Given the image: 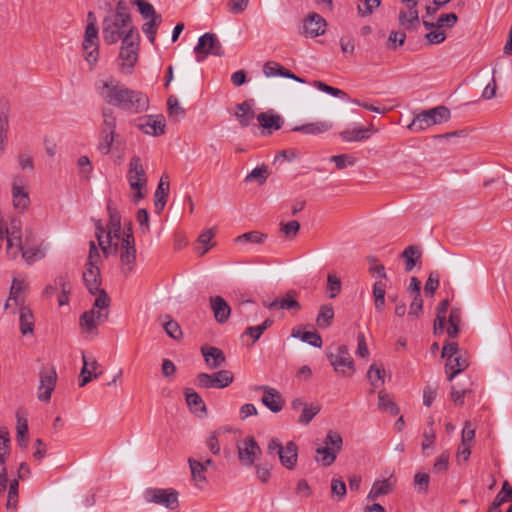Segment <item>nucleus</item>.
<instances>
[{"label": "nucleus", "mask_w": 512, "mask_h": 512, "mask_svg": "<svg viewBox=\"0 0 512 512\" xmlns=\"http://www.w3.org/2000/svg\"><path fill=\"white\" fill-rule=\"evenodd\" d=\"M37 397L40 401L49 402L57 382V373L54 368L42 370Z\"/></svg>", "instance_id": "dca6fc26"}, {"label": "nucleus", "mask_w": 512, "mask_h": 512, "mask_svg": "<svg viewBox=\"0 0 512 512\" xmlns=\"http://www.w3.org/2000/svg\"><path fill=\"white\" fill-rule=\"evenodd\" d=\"M332 126L331 122L324 120L295 126L292 131L301 132L307 135H319L329 131Z\"/></svg>", "instance_id": "cd10ccee"}, {"label": "nucleus", "mask_w": 512, "mask_h": 512, "mask_svg": "<svg viewBox=\"0 0 512 512\" xmlns=\"http://www.w3.org/2000/svg\"><path fill=\"white\" fill-rule=\"evenodd\" d=\"M109 214L108 232L104 236V229L100 221L96 223V238L100 249L106 257L112 255L118 250V243H114V240H120L123 236L121 228V216L118 210L112 206L109 202L107 206Z\"/></svg>", "instance_id": "f03ea898"}, {"label": "nucleus", "mask_w": 512, "mask_h": 512, "mask_svg": "<svg viewBox=\"0 0 512 512\" xmlns=\"http://www.w3.org/2000/svg\"><path fill=\"white\" fill-rule=\"evenodd\" d=\"M214 236H215L214 229H207L199 235L197 242L204 246V249L199 252L200 256L205 255L209 251L210 247H212L214 245V244H211V241Z\"/></svg>", "instance_id": "bf43d9fd"}, {"label": "nucleus", "mask_w": 512, "mask_h": 512, "mask_svg": "<svg viewBox=\"0 0 512 512\" xmlns=\"http://www.w3.org/2000/svg\"><path fill=\"white\" fill-rule=\"evenodd\" d=\"M449 326L447 334L450 338H455L459 333V325L461 323V309L452 308L449 315Z\"/></svg>", "instance_id": "49530a36"}, {"label": "nucleus", "mask_w": 512, "mask_h": 512, "mask_svg": "<svg viewBox=\"0 0 512 512\" xmlns=\"http://www.w3.org/2000/svg\"><path fill=\"white\" fill-rule=\"evenodd\" d=\"M178 495V492L172 488H148L144 492V498L147 502L164 506L170 510L178 508Z\"/></svg>", "instance_id": "f8f14e48"}, {"label": "nucleus", "mask_w": 512, "mask_h": 512, "mask_svg": "<svg viewBox=\"0 0 512 512\" xmlns=\"http://www.w3.org/2000/svg\"><path fill=\"white\" fill-rule=\"evenodd\" d=\"M254 391H263L262 403L271 412L278 413L283 409L284 401L281 398V394L275 388L266 385H258L253 387Z\"/></svg>", "instance_id": "a211bd4d"}, {"label": "nucleus", "mask_w": 512, "mask_h": 512, "mask_svg": "<svg viewBox=\"0 0 512 512\" xmlns=\"http://www.w3.org/2000/svg\"><path fill=\"white\" fill-rule=\"evenodd\" d=\"M139 35L132 38L126 37L122 41L119 57L123 60V65L129 69L133 68L138 58Z\"/></svg>", "instance_id": "6ab92c4d"}, {"label": "nucleus", "mask_w": 512, "mask_h": 512, "mask_svg": "<svg viewBox=\"0 0 512 512\" xmlns=\"http://www.w3.org/2000/svg\"><path fill=\"white\" fill-rule=\"evenodd\" d=\"M511 501H512V486L509 484L508 481H504V483L502 485V489L496 495L494 502H496V504H499L501 506L503 503L511 502Z\"/></svg>", "instance_id": "69168bd1"}, {"label": "nucleus", "mask_w": 512, "mask_h": 512, "mask_svg": "<svg viewBox=\"0 0 512 512\" xmlns=\"http://www.w3.org/2000/svg\"><path fill=\"white\" fill-rule=\"evenodd\" d=\"M257 120L260 125L268 130H279L282 127L283 120L277 114H269L262 112L257 116ZM271 133V131H269Z\"/></svg>", "instance_id": "e433bc0d"}, {"label": "nucleus", "mask_w": 512, "mask_h": 512, "mask_svg": "<svg viewBox=\"0 0 512 512\" xmlns=\"http://www.w3.org/2000/svg\"><path fill=\"white\" fill-rule=\"evenodd\" d=\"M116 133H108L101 131L100 140L98 143V150L103 154L107 155L113 146L115 141Z\"/></svg>", "instance_id": "864d4df0"}, {"label": "nucleus", "mask_w": 512, "mask_h": 512, "mask_svg": "<svg viewBox=\"0 0 512 512\" xmlns=\"http://www.w3.org/2000/svg\"><path fill=\"white\" fill-rule=\"evenodd\" d=\"M94 88L100 99L109 106L132 114L146 112L149 108V98L145 93L129 88L114 76L99 77Z\"/></svg>", "instance_id": "f257e3e1"}, {"label": "nucleus", "mask_w": 512, "mask_h": 512, "mask_svg": "<svg viewBox=\"0 0 512 512\" xmlns=\"http://www.w3.org/2000/svg\"><path fill=\"white\" fill-rule=\"evenodd\" d=\"M210 306L213 311L216 322H218L219 324H224L228 321L231 315V308L223 297H211Z\"/></svg>", "instance_id": "5701e85b"}, {"label": "nucleus", "mask_w": 512, "mask_h": 512, "mask_svg": "<svg viewBox=\"0 0 512 512\" xmlns=\"http://www.w3.org/2000/svg\"><path fill=\"white\" fill-rule=\"evenodd\" d=\"M130 2L137 6L139 13L144 19H150L159 15L156 13L153 5L149 2L144 0H130Z\"/></svg>", "instance_id": "603ef678"}, {"label": "nucleus", "mask_w": 512, "mask_h": 512, "mask_svg": "<svg viewBox=\"0 0 512 512\" xmlns=\"http://www.w3.org/2000/svg\"><path fill=\"white\" fill-rule=\"evenodd\" d=\"M12 198L14 207L20 211H24L30 204L28 193L18 183V180L13 183Z\"/></svg>", "instance_id": "2f4dec72"}, {"label": "nucleus", "mask_w": 512, "mask_h": 512, "mask_svg": "<svg viewBox=\"0 0 512 512\" xmlns=\"http://www.w3.org/2000/svg\"><path fill=\"white\" fill-rule=\"evenodd\" d=\"M281 464L287 469H294L298 458V446L295 442L290 441L278 455Z\"/></svg>", "instance_id": "bb28decb"}, {"label": "nucleus", "mask_w": 512, "mask_h": 512, "mask_svg": "<svg viewBox=\"0 0 512 512\" xmlns=\"http://www.w3.org/2000/svg\"><path fill=\"white\" fill-rule=\"evenodd\" d=\"M330 161L334 162L339 170L355 164V158L349 154L334 155L330 158Z\"/></svg>", "instance_id": "338daca9"}, {"label": "nucleus", "mask_w": 512, "mask_h": 512, "mask_svg": "<svg viewBox=\"0 0 512 512\" xmlns=\"http://www.w3.org/2000/svg\"><path fill=\"white\" fill-rule=\"evenodd\" d=\"M235 116L239 120V123L242 127L249 126L255 117L254 110L252 109V104L248 101H244L240 104H237Z\"/></svg>", "instance_id": "72a5a7b5"}, {"label": "nucleus", "mask_w": 512, "mask_h": 512, "mask_svg": "<svg viewBox=\"0 0 512 512\" xmlns=\"http://www.w3.org/2000/svg\"><path fill=\"white\" fill-rule=\"evenodd\" d=\"M184 394H185L187 405L191 409H194L195 411H198V410L203 411V412L206 411V406L203 402V399L197 392H195L192 389L187 388V389H185Z\"/></svg>", "instance_id": "de8ad7c7"}, {"label": "nucleus", "mask_w": 512, "mask_h": 512, "mask_svg": "<svg viewBox=\"0 0 512 512\" xmlns=\"http://www.w3.org/2000/svg\"><path fill=\"white\" fill-rule=\"evenodd\" d=\"M372 131V128L355 126L342 131L340 137L345 142H358L370 138Z\"/></svg>", "instance_id": "c85d7f7f"}, {"label": "nucleus", "mask_w": 512, "mask_h": 512, "mask_svg": "<svg viewBox=\"0 0 512 512\" xmlns=\"http://www.w3.org/2000/svg\"><path fill=\"white\" fill-rule=\"evenodd\" d=\"M268 177L267 168L265 166L254 168L247 176L245 177V182H253L257 181L260 185H262Z\"/></svg>", "instance_id": "13d9d810"}, {"label": "nucleus", "mask_w": 512, "mask_h": 512, "mask_svg": "<svg viewBox=\"0 0 512 512\" xmlns=\"http://www.w3.org/2000/svg\"><path fill=\"white\" fill-rule=\"evenodd\" d=\"M55 284H56V286H59V289L61 290V293L58 296L59 305L63 306V305L68 304L71 285L68 281L67 276L60 275V276L56 277Z\"/></svg>", "instance_id": "37998d69"}, {"label": "nucleus", "mask_w": 512, "mask_h": 512, "mask_svg": "<svg viewBox=\"0 0 512 512\" xmlns=\"http://www.w3.org/2000/svg\"><path fill=\"white\" fill-rule=\"evenodd\" d=\"M449 300L444 299L441 301L438 309H437V316L436 320L434 322V333L440 334L443 332L445 324H446V313L449 308Z\"/></svg>", "instance_id": "79ce46f5"}, {"label": "nucleus", "mask_w": 512, "mask_h": 512, "mask_svg": "<svg viewBox=\"0 0 512 512\" xmlns=\"http://www.w3.org/2000/svg\"><path fill=\"white\" fill-rule=\"evenodd\" d=\"M237 449L239 460L245 466H252L262 453L261 448L252 436L239 442Z\"/></svg>", "instance_id": "2eb2a0df"}, {"label": "nucleus", "mask_w": 512, "mask_h": 512, "mask_svg": "<svg viewBox=\"0 0 512 512\" xmlns=\"http://www.w3.org/2000/svg\"><path fill=\"white\" fill-rule=\"evenodd\" d=\"M234 380V375L229 370H220L212 374L199 373L195 379V385L201 389L228 387Z\"/></svg>", "instance_id": "9b49d317"}, {"label": "nucleus", "mask_w": 512, "mask_h": 512, "mask_svg": "<svg viewBox=\"0 0 512 512\" xmlns=\"http://www.w3.org/2000/svg\"><path fill=\"white\" fill-rule=\"evenodd\" d=\"M341 280L335 273L327 276V291L330 298H335L341 291Z\"/></svg>", "instance_id": "4d7b16f0"}, {"label": "nucleus", "mask_w": 512, "mask_h": 512, "mask_svg": "<svg viewBox=\"0 0 512 512\" xmlns=\"http://www.w3.org/2000/svg\"><path fill=\"white\" fill-rule=\"evenodd\" d=\"M269 309H283L295 310L296 312L301 309L300 303L294 298L293 292H288L284 297H278L273 300L269 305Z\"/></svg>", "instance_id": "7c9ffc66"}, {"label": "nucleus", "mask_w": 512, "mask_h": 512, "mask_svg": "<svg viewBox=\"0 0 512 512\" xmlns=\"http://www.w3.org/2000/svg\"><path fill=\"white\" fill-rule=\"evenodd\" d=\"M201 353L209 369H217L225 363V355L223 351L217 347L203 346Z\"/></svg>", "instance_id": "b1692460"}, {"label": "nucleus", "mask_w": 512, "mask_h": 512, "mask_svg": "<svg viewBox=\"0 0 512 512\" xmlns=\"http://www.w3.org/2000/svg\"><path fill=\"white\" fill-rule=\"evenodd\" d=\"M194 52L197 55V61H202L208 54L214 56H222L224 50L222 45L213 33H205L198 39V43L194 47Z\"/></svg>", "instance_id": "4468645a"}, {"label": "nucleus", "mask_w": 512, "mask_h": 512, "mask_svg": "<svg viewBox=\"0 0 512 512\" xmlns=\"http://www.w3.org/2000/svg\"><path fill=\"white\" fill-rule=\"evenodd\" d=\"M169 193V188L164 187L163 183H158L157 189L155 191V207L158 211H162L167 203V197Z\"/></svg>", "instance_id": "6e6d98bb"}, {"label": "nucleus", "mask_w": 512, "mask_h": 512, "mask_svg": "<svg viewBox=\"0 0 512 512\" xmlns=\"http://www.w3.org/2000/svg\"><path fill=\"white\" fill-rule=\"evenodd\" d=\"M392 491V484L388 479L374 482L367 498L375 500L381 495H387Z\"/></svg>", "instance_id": "a19ab883"}, {"label": "nucleus", "mask_w": 512, "mask_h": 512, "mask_svg": "<svg viewBox=\"0 0 512 512\" xmlns=\"http://www.w3.org/2000/svg\"><path fill=\"white\" fill-rule=\"evenodd\" d=\"M380 4L381 0H364L363 3L358 4V13L362 17L370 16Z\"/></svg>", "instance_id": "0e129e2a"}, {"label": "nucleus", "mask_w": 512, "mask_h": 512, "mask_svg": "<svg viewBox=\"0 0 512 512\" xmlns=\"http://www.w3.org/2000/svg\"><path fill=\"white\" fill-rule=\"evenodd\" d=\"M97 19L95 14L90 11L87 14V25L85 28L82 48L84 50V59L94 66L99 58V37H98Z\"/></svg>", "instance_id": "0eeeda50"}, {"label": "nucleus", "mask_w": 512, "mask_h": 512, "mask_svg": "<svg viewBox=\"0 0 512 512\" xmlns=\"http://www.w3.org/2000/svg\"><path fill=\"white\" fill-rule=\"evenodd\" d=\"M28 289V284L24 277H15L12 280L10 288V295L5 304V309L11 306V302H14L16 306L23 307L25 303V296Z\"/></svg>", "instance_id": "aec40b11"}, {"label": "nucleus", "mask_w": 512, "mask_h": 512, "mask_svg": "<svg viewBox=\"0 0 512 512\" xmlns=\"http://www.w3.org/2000/svg\"><path fill=\"white\" fill-rule=\"evenodd\" d=\"M469 366L467 358L457 355L446 360L445 369L448 380L451 381L456 375L464 371Z\"/></svg>", "instance_id": "c756f323"}, {"label": "nucleus", "mask_w": 512, "mask_h": 512, "mask_svg": "<svg viewBox=\"0 0 512 512\" xmlns=\"http://www.w3.org/2000/svg\"><path fill=\"white\" fill-rule=\"evenodd\" d=\"M139 35L132 19L106 16L102 22V37L106 44H115L124 38Z\"/></svg>", "instance_id": "20e7f679"}, {"label": "nucleus", "mask_w": 512, "mask_h": 512, "mask_svg": "<svg viewBox=\"0 0 512 512\" xmlns=\"http://www.w3.org/2000/svg\"><path fill=\"white\" fill-rule=\"evenodd\" d=\"M405 259V270L410 272L421 258V251L416 246H408L401 254Z\"/></svg>", "instance_id": "ea45409f"}, {"label": "nucleus", "mask_w": 512, "mask_h": 512, "mask_svg": "<svg viewBox=\"0 0 512 512\" xmlns=\"http://www.w3.org/2000/svg\"><path fill=\"white\" fill-rule=\"evenodd\" d=\"M327 359L334 371L345 378H351L355 372V362L345 344L337 345L327 353Z\"/></svg>", "instance_id": "6e6552de"}, {"label": "nucleus", "mask_w": 512, "mask_h": 512, "mask_svg": "<svg viewBox=\"0 0 512 512\" xmlns=\"http://www.w3.org/2000/svg\"><path fill=\"white\" fill-rule=\"evenodd\" d=\"M326 20L319 14L309 13L303 21V33L306 37H317L325 33Z\"/></svg>", "instance_id": "412c9836"}, {"label": "nucleus", "mask_w": 512, "mask_h": 512, "mask_svg": "<svg viewBox=\"0 0 512 512\" xmlns=\"http://www.w3.org/2000/svg\"><path fill=\"white\" fill-rule=\"evenodd\" d=\"M334 318V310L330 305H324L320 308L316 323L319 328H327L330 326Z\"/></svg>", "instance_id": "8fccbe9b"}, {"label": "nucleus", "mask_w": 512, "mask_h": 512, "mask_svg": "<svg viewBox=\"0 0 512 512\" xmlns=\"http://www.w3.org/2000/svg\"><path fill=\"white\" fill-rule=\"evenodd\" d=\"M20 313V330L23 335L33 333L34 329V317L32 312L27 307L23 306L19 308Z\"/></svg>", "instance_id": "58836bf2"}, {"label": "nucleus", "mask_w": 512, "mask_h": 512, "mask_svg": "<svg viewBox=\"0 0 512 512\" xmlns=\"http://www.w3.org/2000/svg\"><path fill=\"white\" fill-rule=\"evenodd\" d=\"M83 280L87 290L92 294L99 296L101 291H104L100 288L101 279H100V269L98 265H91V263H86L85 270L83 272Z\"/></svg>", "instance_id": "4be33fe9"}, {"label": "nucleus", "mask_w": 512, "mask_h": 512, "mask_svg": "<svg viewBox=\"0 0 512 512\" xmlns=\"http://www.w3.org/2000/svg\"><path fill=\"white\" fill-rule=\"evenodd\" d=\"M188 463L191 469L192 480L196 483L197 487L202 488L203 484L206 483L204 463L193 458H189Z\"/></svg>", "instance_id": "f704fd0d"}, {"label": "nucleus", "mask_w": 512, "mask_h": 512, "mask_svg": "<svg viewBox=\"0 0 512 512\" xmlns=\"http://www.w3.org/2000/svg\"><path fill=\"white\" fill-rule=\"evenodd\" d=\"M147 20L148 21L143 24L142 30L147 36L150 43L154 44L156 40L157 27L160 25L162 18L161 15H158Z\"/></svg>", "instance_id": "09e8293b"}, {"label": "nucleus", "mask_w": 512, "mask_h": 512, "mask_svg": "<svg viewBox=\"0 0 512 512\" xmlns=\"http://www.w3.org/2000/svg\"><path fill=\"white\" fill-rule=\"evenodd\" d=\"M320 412V406L317 404L304 405L298 422L303 425L309 424L312 419Z\"/></svg>", "instance_id": "3c124183"}, {"label": "nucleus", "mask_w": 512, "mask_h": 512, "mask_svg": "<svg viewBox=\"0 0 512 512\" xmlns=\"http://www.w3.org/2000/svg\"><path fill=\"white\" fill-rule=\"evenodd\" d=\"M83 359V367L80 372V381L79 386L84 387L86 384H88L92 379H97L99 377L100 373H97V369L99 367V364L96 360L88 361L86 356L82 354Z\"/></svg>", "instance_id": "a878e982"}, {"label": "nucleus", "mask_w": 512, "mask_h": 512, "mask_svg": "<svg viewBox=\"0 0 512 512\" xmlns=\"http://www.w3.org/2000/svg\"><path fill=\"white\" fill-rule=\"evenodd\" d=\"M137 128L150 136H160L165 133V121L161 116L147 115L137 119Z\"/></svg>", "instance_id": "f3484780"}, {"label": "nucleus", "mask_w": 512, "mask_h": 512, "mask_svg": "<svg viewBox=\"0 0 512 512\" xmlns=\"http://www.w3.org/2000/svg\"><path fill=\"white\" fill-rule=\"evenodd\" d=\"M77 165L79 168V175L81 179L89 180L90 175L92 173V164L87 156L79 157L77 161Z\"/></svg>", "instance_id": "e2e57ef3"}, {"label": "nucleus", "mask_w": 512, "mask_h": 512, "mask_svg": "<svg viewBox=\"0 0 512 512\" xmlns=\"http://www.w3.org/2000/svg\"><path fill=\"white\" fill-rule=\"evenodd\" d=\"M169 115L176 118H182L185 115V110L181 107L176 96L171 95L167 99Z\"/></svg>", "instance_id": "680f3d73"}, {"label": "nucleus", "mask_w": 512, "mask_h": 512, "mask_svg": "<svg viewBox=\"0 0 512 512\" xmlns=\"http://www.w3.org/2000/svg\"><path fill=\"white\" fill-rule=\"evenodd\" d=\"M398 19L399 24L406 30H416L420 24L417 9L400 10Z\"/></svg>", "instance_id": "473e14b6"}, {"label": "nucleus", "mask_w": 512, "mask_h": 512, "mask_svg": "<svg viewBox=\"0 0 512 512\" xmlns=\"http://www.w3.org/2000/svg\"><path fill=\"white\" fill-rule=\"evenodd\" d=\"M280 231L285 235L286 238H294L300 229V223L296 220L289 221L287 223H281Z\"/></svg>", "instance_id": "774afa93"}, {"label": "nucleus", "mask_w": 512, "mask_h": 512, "mask_svg": "<svg viewBox=\"0 0 512 512\" xmlns=\"http://www.w3.org/2000/svg\"><path fill=\"white\" fill-rule=\"evenodd\" d=\"M114 243H118V250L114 254L119 255L121 271L129 275L136 267L135 240L131 228L124 229L123 236L120 240H114Z\"/></svg>", "instance_id": "39448f33"}, {"label": "nucleus", "mask_w": 512, "mask_h": 512, "mask_svg": "<svg viewBox=\"0 0 512 512\" xmlns=\"http://www.w3.org/2000/svg\"><path fill=\"white\" fill-rule=\"evenodd\" d=\"M16 419L17 443L22 449H26L28 445V420L26 410L23 408L18 409Z\"/></svg>", "instance_id": "393cba45"}, {"label": "nucleus", "mask_w": 512, "mask_h": 512, "mask_svg": "<svg viewBox=\"0 0 512 512\" xmlns=\"http://www.w3.org/2000/svg\"><path fill=\"white\" fill-rule=\"evenodd\" d=\"M384 376H385V370L378 366L377 364H372L367 372V378L370 382V384L375 387L379 388L381 385L384 384Z\"/></svg>", "instance_id": "a18cd8bd"}, {"label": "nucleus", "mask_w": 512, "mask_h": 512, "mask_svg": "<svg viewBox=\"0 0 512 512\" xmlns=\"http://www.w3.org/2000/svg\"><path fill=\"white\" fill-rule=\"evenodd\" d=\"M378 408L381 411L387 412L393 416L399 413L397 404L392 400V398L385 390H381L378 393Z\"/></svg>", "instance_id": "4c0bfd02"}, {"label": "nucleus", "mask_w": 512, "mask_h": 512, "mask_svg": "<svg viewBox=\"0 0 512 512\" xmlns=\"http://www.w3.org/2000/svg\"><path fill=\"white\" fill-rule=\"evenodd\" d=\"M102 128L101 131L108 133H116L117 117L111 108H105L102 111Z\"/></svg>", "instance_id": "c03bdc74"}, {"label": "nucleus", "mask_w": 512, "mask_h": 512, "mask_svg": "<svg viewBox=\"0 0 512 512\" xmlns=\"http://www.w3.org/2000/svg\"><path fill=\"white\" fill-rule=\"evenodd\" d=\"M249 5V0H228L227 11L232 15L244 13Z\"/></svg>", "instance_id": "052dcab7"}, {"label": "nucleus", "mask_w": 512, "mask_h": 512, "mask_svg": "<svg viewBox=\"0 0 512 512\" xmlns=\"http://www.w3.org/2000/svg\"><path fill=\"white\" fill-rule=\"evenodd\" d=\"M266 239V235L259 231H250L236 237V243H257L260 244Z\"/></svg>", "instance_id": "5fc2aeb1"}, {"label": "nucleus", "mask_w": 512, "mask_h": 512, "mask_svg": "<svg viewBox=\"0 0 512 512\" xmlns=\"http://www.w3.org/2000/svg\"><path fill=\"white\" fill-rule=\"evenodd\" d=\"M127 181L133 191L132 202L138 203L145 197L147 188V176L139 156L134 155L129 162Z\"/></svg>", "instance_id": "423d86ee"}, {"label": "nucleus", "mask_w": 512, "mask_h": 512, "mask_svg": "<svg viewBox=\"0 0 512 512\" xmlns=\"http://www.w3.org/2000/svg\"><path fill=\"white\" fill-rule=\"evenodd\" d=\"M4 234L7 235V252L14 258L19 251L22 252L23 258L27 261L32 260V256L29 255L28 251H23L21 245V221L18 219H13L9 225L4 230Z\"/></svg>", "instance_id": "ddd939ff"}, {"label": "nucleus", "mask_w": 512, "mask_h": 512, "mask_svg": "<svg viewBox=\"0 0 512 512\" xmlns=\"http://www.w3.org/2000/svg\"><path fill=\"white\" fill-rule=\"evenodd\" d=\"M342 446L343 439L341 435L334 430L328 431L324 440V446L316 449L315 460L323 466H331L335 462Z\"/></svg>", "instance_id": "9d476101"}, {"label": "nucleus", "mask_w": 512, "mask_h": 512, "mask_svg": "<svg viewBox=\"0 0 512 512\" xmlns=\"http://www.w3.org/2000/svg\"><path fill=\"white\" fill-rule=\"evenodd\" d=\"M291 336L299 338L313 347L321 348L323 345L322 337L317 332H302L299 328H293Z\"/></svg>", "instance_id": "c9c22d12"}, {"label": "nucleus", "mask_w": 512, "mask_h": 512, "mask_svg": "<svg viewBox=\"0 0 512 512\" xmlns=\"http://www.w3.org/2000/svg\"><path fill=\"white\" fill-rule=\"evenodd\" d=\"M451 117L450 110L445 106H437L417 114L408 128L411 131L419 132L432 125L447 122Z\"/></svg>", "instance_id": "1a4fd4ad"}, {"label": "nucleus", "mask_w": 512, "mask_h": 512, "mask_svg": "<svg viewBox=\"0 0 512 512\" xmlns=\"http://www.w3.org/2000/svg\"><path fill=\"white\" fill-rule=\"evenodd\" d=\"M109 305V296L105 291H101L100 295L96 297L93 307L81 315L79 325L86 338H95L98 335V325L108 318L107 308Z\"/></svg>", "instance_id": "7ed1b4c3"}]
</instances>
